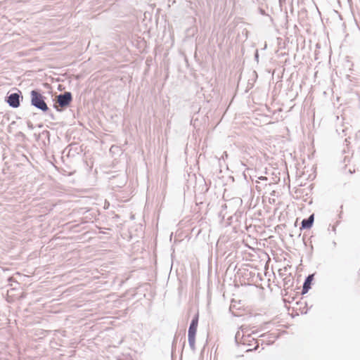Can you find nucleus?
<instances>
[{
	"mask_svg": "<svg viewBox=\"0 0 360 360\" xmlns=\"http://www.w3.org/2000/svg\"><path fill=\"white\" fill-rule=\"evenodd\" d=\"M31 103L32 105L44 112L47 111L49 109L44 101V97L37 91L33 90L31 91Z\"/></svg>",
	"mask_w": 360,
	"mask_h": 360,
	"instance_id": "1",
	"label": "nucleus"
},
{
	"mask_svg": "<svg viewBox=\"0 0 360 360\" xmlns=\"http://www.w3.org/2000/svg\"><path fill=\"white\" fill-rule=\"evenodd\" d=\"M19 97L16 93L11 94L8 98V104L13 108H18L20 105Z\"/></svg>",
	"mask_w": 360,
	"mask_h": 360,
	"instance_id": "4",
	"label": "nucleus"
},
{
	"mask_svg": "<svg viewBox=\"0 0 360 360\" xmlns=\"http://www.w3.org/2000/svg\"><path fill=\"white\" fill-rule=\"evenodd\" d=\"M312 280V276H309L306 279L304 286H303V293H305L308 291L309 288H310L311 282Z\"/></svg>",
	"mask_w": 360,
	"mask_h": 360,
	"instance_id": "6",
	"label": "nucleus"
},
{
	"mask_svg": "<svg viewBox=\"0 0 360 360\" xmlns=\"http://www.w3.org/2000/svg\"><path fill=\"white\" fill-rule=\"evenodd\" d=\"M57 98L58 105L61 108H63L70 105L72 101V95L70 92H65L63 94H60L58 96Z\"/></svg>",
	"mask_w": 360,
	"mask_h": 360,
	"instance_id": "3",
	"label": "nucleus"
},
{
	"mask_svg": "<svg viewBox=\"0 0 360 360\" xmlns=\"http://www.w3.org/2000/svg\"><path fill=\"white\" fill-rule=\"evenodd\" d=\"M314 222V214H311L307 219H304L302 221V228L310 229Z\"/></svg>",
	"mask_w": 360,
	"mask_h": 360,
	"instance_id": "5",
	"label": "nucleus"
},
{
	"mask_svg": "<svg viewBox=\"0 0 360 360\" xmlns=\"http://www.w3.org/2000/svg\"><path fill=\"white\" fill-rule=\"evenodd\" d=\"M260 180H267V178L266 176H260L259 177Z\"/></svg>",
	"mask_w": 360,
	"mask_h": 360,
	"instance_id": "7",
	"label": "nucleus"
},
{
	"mask_svg": "<svg viewBox=\"0 0 360 360\" xmlns=\"http://www.w3.org/2000/svg\"><path fill=\"white\" fill-rule=\"evenodd\" d=\"M198 325V314H197L194 319L192 320L191 323L188 329V342L191 347H195V335L197 332Z\"/></svg>",
	"mask_w": 360,
	"mask_h": 360,
	"instance_id": "2",
	"label": "nucleus"
}]
</instances>
